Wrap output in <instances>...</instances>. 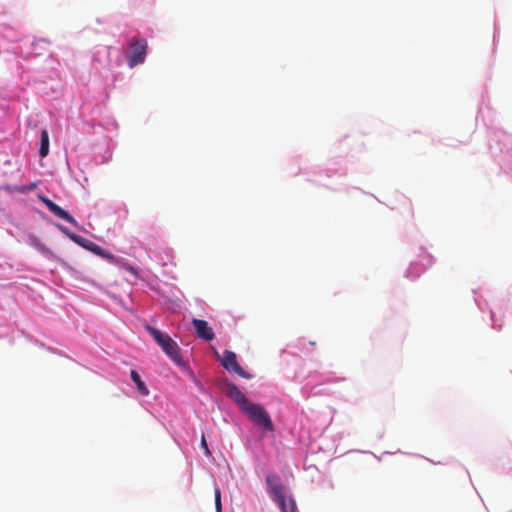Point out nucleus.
<instances>
[{"label":"nucleus","instance_id":"obj_5","mask_svg":"<svg viewBox=\"0 0 512 512\" xmlns=\"http://www.w3.org/2000/svg\"><path fill=\"white\" fill-rule=\"evenodd\" d=\"M62 231L75 243H77L78 245H80L81 247L93 252L94 254L98 255V256H101L102 258H105V259H108V260H113L114 257L111 253H109L108 251L104 250L102 247H100L99 245H97L96 243L80 236V235H77V234H74V233H71L69 231H67L66 229H62Z\"/></svg>","mask_w":512,"mask_h":512},{"label":"nucleus","instance_id":"obj_7","mask_svg":"<svg viewBox=\"0 0 512 512\" xmlns=\"http://www.w3.org/2000/svg\"><path fill=\"white\" fill-rule=\"evenodd\" d=\"M224 393L238 405L240 411L250 403L234 383H228L224 388Z\"/></svg>","mask_w":512,"mask_h":512},{"label":"nucleus","instance_id":"obj_14","mask_svg":"<svg viewBox=\"0 0 512 512\" xmlns=\"http://www.w3.org/2000/svg\"><path fill=\"white\" fill-rule=\"evenodd\" d=\"M287 511L288 512H298L296 502L292 497L287 499Z\"/></svg>","mask_w":512,"mask_h":512},{"label":"nucleus","instance_id":"obj_13","mask_svg":"<svg viewBox=\"0 0 512 512\" xmlns=\"http://www.w3.org/2000/svg\"><path fill=\"white\" fill-rule=\"evenodd\" d=\"M214 494H215V508H216V512H221L222 504H221V491H220V489L219 488H215Z\"/></svg>","mask_w":512,"mask_h":512},{"label":"nucleus","instance_id":"obj_17","mask_svg":"<svg viewBox=\"0 0 512 512\" xmlns=\"http://www.w3.org/2000/svg\"><path fill=\"white\" fill-rule=\"evenodd\" d=\"M17 190H18V191H20V192H23V191H24V188H23V187H20V188H18Z\"/></svg>","mask_w":512,"mask_h":512},{"label":"nucleus","instance_id":"obj_11","mask_svg":"<svg viewBox=\"0 0 512 512\" xmlns=\"http://www.w3.org/2000/svg\"><path fill=\"white\" fill-rule=\"evenodd\" d=\"M48 152H49V136H48V132L46 130H43L41 132V145H40L39 154L41 157H46L48 155Z\"/></svg>","mask_w":512,"mask_h":512},{"label":"nucleus","instance_id":"obj_3","mask_svg":"<svg viewBox=\"0 0 512 512\" xmlns=\"http://www.w3.org/2000/svg\"><path fill=\"white\" fill-rule=\"evenodd\" d=\"M266 484L268 486V492L279 505L281 512H288L286 490L279 477L275 474L268 475L266 477Z\"/></svg>","mask_w":512,"mask_h":512},{"label":"nucleus","instance_id":"obj_9","mask_svg":"<svg viewBox=\"0 0 512 512\" xmlns=\"http://www.w3.org/2000/svg\"><path fill=\"white\" fill-rule=\"evenodd\" d=\"M192 324L196 330V334L199 338L205 341H211L214 339L215 334L212 328L208 325L207 321L202 319L194 318Z\"/></svg>","mask_w":512,"mask_h":512},{"label":"nucleus","instance_id":"obj_15","mask_svg":"<svg viewBox=\"0 0 512 512\" xmlns=\"http://www.w3.org/2000/svg\"><path fill=\"white\" fill-rule=\"evenodd\" d=\"M201 447L204 450V453H205L206 456H211V452H210V450L208 448V444L206 442V439H205L204 435H202V437H201Z\"/></svg>","mask_w":512,"mask_h":512},{"label":"nucleus","instance_id":"obj_10","mask_svg":"<svg viewBox=\"0 0 512 512\" xmlns=\"http://www.w3.org/2000/svg\"><path fill=\"white\" fill-rule=\"evenodd\" d=\"M130 377L133 380V382L135 383L139 393L142 394L143 396H147L149 394V390H148L146 384L141 380V377L138 374V372L136 370H131Z\"/></svg>","mask_w":512,"mask_h":512},{"label":"nucleus","instance_id":"obj_8","mask_svg":"<svg viewBox=\"0 0 512 512\" xmlns=\"http://www.w3.org/2000/svg\"><path fill=\"white\" fill-rule=\"evenodd\" d=\"M41 200L55 216L67 221L68 223L74 226H77V221L66 210L61 208L59 205H57L47 197H41Z\"/></svg>","mask_w":512,"mask_h":512},{"label":"nucleus","instance_id":"obj_16","mask_svg":"<svg viewBox=\"0 0 512 512\" xmlns=\"http://www.w3.org/2000/svg\"><path fill=\"white\" fill-rule=\"evenodd\" d=\"M123 268H124L125 270H127L128 272H130L131 274H133V275H135V276H138L137 270H136L134 267H132V266H130V265H128V264H124V265H123Z\"/></svg>","mask_w":512,"mask_h":512},{"label":"nucleus","instance_id":"obj_4","mask_svg":"<svg viewBox=\"0 0 512 512\" xmlns=\"http://www.w3.org/2000/svg\"><path fill=\"white\" fill-rule=\"evenodd\" d=\"M131 54L128 56L127 63L133 68L145 61L147 41L143 38H132L129 42Z\"/></svg>","mask_w":512,"mask_h":512},{"label":"nucleus","instance_id":"obj_1","mask_svg":"<svg viewBox=\"0 0 512 512\" xmlns=\"http://www.w3.org/2000/svg\"><path fill=\"white\" fill-rule=\"evenodd\" d=\"M146 330L162 348V350L179 366L184 365L183 359L180 354L178 344L167 334L162 333L157 328L147 325Z\"/></svg>","mask_w":512,"mask_h":512},{"label":"nucleus","instance_id":"obj_12","mask_svg":"<svg viewBox=\"0 0 512 512\" xmlns=\"http://www.w3.org/2000/svg\"><path fill=\"white\" fill-rule=\"evenodd\" d=\"M30 245L33 246L35 249H37L41 253H48L49 249L43 244L37 237L30 236L29 237Z\"/></svg>","mask_w":512,"mask_h":512},{"label":"nucleus","instance_id":"obj_2","mask_svg":"<svg viewBox=\"0 0 512 512\" xmlns=\"http://www.w3.org/2000/svg\"><path fill=\"white\" fill-rule=\"evenodd\" d=\"M257 426L264 431H274V425L268 412L260 405L256 403H249L241 411Z\"/></svg>","mask_w":512,"mask_h":512},{"label":"nucleus","instance_id":"obj_6","mask_svg":"<svg viewBox=\"0 0 512 512\" xmlns=\"http://www.w3.org/2000/svg\"><path fill=\"white\" fill-rule=\"evenodd\" d=\"M221 364L226 370L234 372L242 378H251V375L244 371L243 368L239 365L236 354L230 350H225L223 352Z\"/></svg>","mask_w":512,"mask_h":512}]
</instances>
